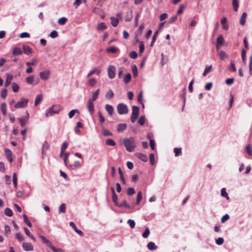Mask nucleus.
Returning <instances> with one entry per match:
<instances>
[{
  "mask_svg": "<svg viewBox=\"0 0 252 252\" xmlns=\"http://www.w3.org/2000/svg\"><path fill=\"white\" fill-rule=\"evenodd\" d=\"M28 101L29 100L28 99L25 98L24 97H22L21 98L19 101H18L15 104L14 107L16 109H19L25 107L27 106Z\"/></svg>",
  "mask_w": 252,
  "mask_h": 252,
  "instance_id": "39448f33",
  "label": "nucleus"
},
{
  "mask_svg": "<svg viewBox=\"0 0 252 252\" xmlns=\"http://www.w3.org/2000/svg\"><path fill=\"white\" fill-rule=\"evenodd\" d=\"M69 225L71 227H72V228L74 230V231L76 233H77L79 235L82 236H83L84 233H83V231H81V230L77 229L75 223L73 222H70Z\"/></svg>",
  "mask_w": 252,
  "mask_h": 252,
  "instance_id": "dca6fc26",
  "label": "nucleus"
},
{
  "mask_svg": "<svg viewBox=\"0 0 252 252\" xmlns=\"http://www.w3.org/2000/svg\"><path fill=\"white\" fill-rule=\"evenodd\" d=\"M227 22V18L226 17H223L221 20V24L222 26V28L223 29L227 30L228 29V26L226 24Z\"/></svg>",
  "mask_w": 252,
  "mask_h": 252,
  "instance_id": "393cba45",
  "label": "nucleus"
},
{
  "mask_svg": "<svg viewBox=\"0 0 252 252\" xmlns=\"http://www.w3.org/2000/svg\"><path fill=\"white\" fill-rule=\"evenodd\" d=\"M122 143L128 152H132L134 151L136 144L133 137L124 138L122 140Z\"/></svg>",
  "mask_w": 252,
  "mask_h": 252,
  "instance_id": "f257e3e1",
  "label": "nucleus"
},
{
  "mask_svg": "<svg viewBox=\"0 0 252 252\" xmlns=\"http://www.w3.org/2000/svg\"><path fill=\"white\" fill-rule=\"evenodd\" d=\"M81 166L80 163L78 161H75L73 164H67V166H66L68 168L72 170H75Z\"/></svg>",
  "mask_w": 252,
  "mask_h": 252,
  "instance_id": "4468645a",
  "label": "nucleus"
},
{
  "mask_svg": "<svg viewBox=\"0 0 252 252\" xmlns=\"http://www.w3.org/2000/svg\"><path fill=\"white\" fill-rule=\"evenodd\" d=\"M218 56L221 60H224L228 58V55L223 51L221 50L218 52Z\"/></svg>",
  "mask_w": 252,
  "mask_h": 252,
  "instance_id": "aec40b11",
  "label": "nucleus"
},
{
  "mask_svg": "<svg viewBox=\"0 0 252 252\" xmlns=\"http://www.w3.org/2000/svg\"><path fill=\"white\" fill-rule=\"evenodd\" d=\"M76 112H77V113H79V111H78V110H77V109H74V110H71V111L69 112V113H68V117H69V118L70 119L72 118L74 116V114H75V113Z\"/></svg>",
  "mask_w": 252,
  "mask_h": 252,
  "instance_id": "864d4df0",
  "label": "nucleus"
},
{
  "mask_svg": "<svg viewBox=\"0 0 252 252\" xmlns=\"http://www.w3.org/2000/svg\"><path fill=\"white\" fill-rule=\"evenodd\" d=\"M105 109L110 116L113 114L114 109L111 105L109 104H106L105 105Z\"/></svg>",
  "mask_w": 252,
  "mask_h": 252,
  "instance_id": "a211bd4d",
  "label": "nucleus"
},
{
  "mask_svg": "<svg viewBox=\"0 0 252 252\" xmlns=\"http://www.w3.org/2000/svg\"><path fill=\"white\" fill-rule=\"evenodd\" d=\"M29 114L27 112V116L25 118H19L18 121L20 123V126L24 127L28 121Z\"/></svg>",
  "mask_w": 252,
  "mask_h": 252,
  "instance_id": "6e6552de",
  "label": "nucleus"
},
{
  "mask_svg": "<svg viewBox=\"0 0 252 252\" xmlns=\"http://www.w3.org/2000/svg\"><path fill=\"white\" fill-rule=\"evenodd\" d=\"M66 205L64 203H63L59 207V213H64L65 212Z\"/></svg>",
  "mask_w": 252,
  "mask_h": 252,
  "instance_id": "58836bf2",
  "label": "nucleus"
},
{
  "mask_svg": "<svg viewBox=\"0 0 252 252\" xmlns=\"http://www.w3.org/2000/svg\"><path fill=\"white\" fill-rule=\"evenodd\" d=\"M105 143L106 145L111 146H114L116 145V143L114 140L110 138L107 139L106 140Z\"/></svg>",
  "mask_w": 252,
  "mask_h": 252,
  "instance_id": "f704fd0d",
  "label": "nucleus"
},
{
  "mask_svg": "<svg viewBox=\"0 0 252 252\" xmlns=\"http://www.w3.org/2000/svg\"><path fill=\"white\" fill-rule=\"evenodd\" d=\"M221 195L223 197H226L227 199H229V197L227 193L226 192L225 188H222L221 190Z\"/></svg>",
  "mask_w": 252,
  "mask_h": 252,
  "instance_id": "c03bdc74",
  "label": "nucleus"
},
{
  "mask_svg": "<svg viewBox=\"0 0 252 252\" xmlns=\"http://www.w3.org/2000/svg\"><path fill=\"white\" fill-rule=\"evenodd\" d=\"M139 108L136 106H133L132 109V114L131 116V121L134 123L139 116Z\"/></svg>",
  "mask_w": 252,
  "mask_h": 252,
  "instance_id": "20e7f679",
  "label": "nucleus"
},
{
  "mask_svg": "<svg viewBox=\"0 0 252 252\" xmlns=\"http://www.w3.org/2000/svg\"><path fill=\"white\" fill-rule=\"evenodd\" d=\"M6 75L7 78L4 84V86L5 87H8L10 85L13 78V76L12 74L7 73L6 74Z\"/></svg>",
  "mask_w": 252,
  "mask_h": 252,
  "instance_id": "f3484780",
  "label": "nucleus"
},
{
  "mask_svg": "<svg viewBox=\"0 0 252 252\" xmlns=\"http://www.w3.org/2000/svg\"><path fill=\"white\" fill-rule=\"evenodd\" d=\"M4 152L8 160L9 161V162H12L13 161V158L12 153L11 150L8 148H6L4 150Z\"/></svg>",
  "mask_w": 252,
  "mask_h": 252,
  "instance_id": "9d476101",
  "label": "nucleus"
},
{
  "mask_svg": "<svg viewBox=\"0 0 252 252\" xmlns=\"http://www.w3.org/2000/svg\"><path fill=\"white\" fill-rule=\"evenodd\" d=\"M61 110L62 107L60 105H54L47 110L45 116L48 117L54 114H58Z\"/></svg>",
  "mask_w": 252,
  "mask_h": 252,
  "instance_id": "f03ea898",
  "label": "nucleus"
},
{
  "mask_svg": "<svg viewBox=\"0 0 252 252\" xmlns=\"http://www.w3.org/2000/svg\"><path fill=\"white\" fill-rule=\"evenodd\" d=\"M102 133L104 136H111L113 135V134L111 132H110L108 130L104 128L103 127H102Z\"/></svg>",
  "mask_w": 252,
  "mask_h": 252,
  "instance_id": "2f4dec72",
  "label": "nucleus"
},
{
  "mask_svg": "<svg viewBox=\"0 0 252 252\" xmlns=\"http://www.w3.org/2000/svg\"><path fill=\"white\" fill-rule=\"evenodd\" d=\"M111 190L112 192V200L116 205L118 206V203L117 202V196L115 193L114 189L113 188H111Z\"/></svg>",
  "mask_w": 252,
  "mask_h": 252,
  "instance_id": "4be33fe9",
  "label": "nucleus"
},
{
  "mask_svg": "<svg viewBox=\"0 0 252 252\" xmlns=\"http://www.w3.org/2000/svg\"><path fill=\"white\" fill-rule=\"evenodd\" d=\"M127 128V125L126 124H119L117 126V131L118 132H122L125 130Z\"/></svg>",
  "mask_w": 252,
  "mask_h": 252,
  "instance_id": "2eb2a0df",
  "label": "nucleus"
},
{
  "mask_svg": "<svg viewBox=\"0 0 252 252\" xmlns=\"http://www.w3.org/2000/svg\"><path fill=\"white\" fill-rule=\"evenodd\" d=\"M23 53L22 50L18 47H15L13 48V50L12 51V54L13 55L16 56V55H21Z\"/></svg>",
  "mask_w": 252,
  "mask_h": 252,
  "instance_id": "412c9836",
  "label": "nucleus"
},
{
  "mask_svg": "<svg viewBox=\"0 0 252 252\" xmlns=\"http://www.w3.org/2000/svg\"><path fill=\"white\" fill-rule=\"evenodd\" d=\"M42 98H43L42 95L41 94H38L36 96V99L35 100L34 105L37 106L38 104L40 103L41 101L42 100Z\"/></svg>",
  "mask_w": 252,
  "mask_h": 252,
  "instance_id": "c756f323",
  "label": "nucleus"
},
{
  "mask_svg": "<svg viewBox=\"0 0 252 252\" xmlns=\"http://www.w3.org/2000/svg\"><path fill=\"white\" fill-rule=\"evenodd\" d=\"M135 156L144 162H147L148 161V158L146 154L137 153L135 154Z\"/></svg>",
  "mask_w": 252,
  "mask_h": 252,
  "instance_id": "f8f14e48",
  "label": "nucleus"
},
{
  "mask_svg": "<svg viewBox=\"0 0 252 252\" xmlns=\"http://www.w3.org/2000/svg\"><path fill=\"white\" fill-rule=\"evenodd\" d=\"M118 50V49H116L114 47H111L109 48H107L106 49V52L109 53H115Z\"/></svg>",
  "mask_w": 252,
  "mask_h": 252,
  "instance_id": "8fccbe9b",
  "label": "nucleus"
},
{
  "mask_svg": "<svg viewBox=\"0 0 252 252\" xmlns=\"http://www.w3.org/2000/svg\"><path fill=\"white\" fill-rule=\"evenodd\" d=\"M7 94V90L5 89L2 90V91L1 92V94H0L1 98L4 99L6 97Z\"/></svg>",
  "mask_w": 252,
  "mask_h": 252,
  "instance_id": "0e129e2a",
  "label": "nucleus"
},
{
  "mask_svg": "<svg viewBox=\"0 0 252 252\" xmlns=\"http://www.w3.org/2000/svg\"><path fill=\"white\" fill-rule=\"evenodd\" d=\"M107 73L110 79H113L116 75V68L113 65H110L107 68Z\"/></svg>",
  "mask_w": 252,
  "mask_h": 252,
  "instance_id": "423d86ee",
  "label": "nucleus"
},
{
  "mask_svg": "<svg viewBox=\"0 0 252 252\" xmlns=\"http://www.w3.org/2000/svg\"><path fill=\"white\" fill-rule=\"evenodd\" d=\"M99 94V89H97L93 94L92 98L91 100L93 101H95L96 99L98 98V95Z\"/></svg>",
  "mask_w": 252,
  "mask_h": 252,
  "instance_id": "72a5a7b5",
  "label": "nucleus"
},
{
  "mask_svg": "<svg viewBox=\"0 0 252 252\" xmlns=\"http://www.w3.org/2000/svg\"><path fill=\"white\" fill-rule=\"evenodd\" d=\"M119 174L120 175V177L121 180V181L123 182L124 184H125V180L123 176V171L121 170V168L119 167L118 169Z\"/></svg>",
  "mask_w": 252,
  "mask_h": 252,
  "instance_id": "09e8293b",
  "label": "nucleus"
},
{
  "mask_svg": "<svg viewBox=\"0 0 252 252\" xmlns=\"http://www.w3.org/2000/svg\"><path fill=\"white\" fill-rule=\"evenodd\" d=\"M22 247L23 249L25 251H32L33 250V245L27 242H24L22 244Z\"/></svg>",
  "mask_w": 252,
  "mask_h": 252,
  "instance_id": "1a4fd4ad",
  "label": "nucleus"
},
{
  "mask_svg": "<svg viewBox=\"0 0 252 252\" xmlns=\"http://www.w3.org/2000/svg\"><path fill=\"white\" fill-rule=\"evenodd\" d=\"M111 23L114 27L117 26L119 23V19L113 17H111Z\"/></svg>",
  "mask_w": 252,
  "mask_h": 252,
  "instance_id": "cd10ccee",
  "label": "nucleus"
},
{
  "mask_svg": "<svg viewBox=\"0 0 252 252\" xmlns=\"http://www.w3.org/2000/svg\"><path fill=\"white\" fill-rule=\"evenodd\" d=\"M228 68L229 70H231L233 72H235L236 71L235 65L233 61H231L230 65L228 67Z\"/></svg>",
  "mask_w": 252,
  "mask_h": 252,
  "instance_id": "3c124183",
  "label": "nucleus"
},
{
  "mask_svg": "<svg viewBox=\"0 0 252 252\" xmlns=\"http://www.w3.org/2000/svg\"><path fill=\"white\" fill-rule=\"evenodd\" d=\"M4 232H5V235L7 236L8 234H9L11 232V229L9 225H5L4 226Z\"/></svg>",
  "mask_w": 252,
  "mask_h": 252,
  "instance_id": "49530a36",
  "label": "nucleus"
},
{
  "mask_svg": "<svg viewBox=\"0 0 252 252\" xmlns=\"http://www.w3.org/2000/svg\"><path fill=\"white\" fill-rule=\"evenodd\" d=\"M51 71L49 70H46L39 73L40 77L41 79L43 80H47L48 79Z\"/></svg>",
  "mask_w": 252,
  "mask_h": 252,
  "instance_id": "0eeeda50",
  "label": "nucleus"
},
{
  "mask_svg": "<svg viewBox=\"0 0 252 252\" xmlns=\"http://www.w3.org/2000/svg\"><path fill=\"white\" fill-rule=\"evenodd\" d=\"M150 233V231L149 229L148 228H146L145 229L144 233L142 234V236L144 238H146L149 236Z\"/></svg>",
  "mask_w": 252,
  "mask_h": 252,
  "instance_id": "bf43d9fd",
  "label": "nucleus"
},
{
  "mask_svg": "<svg viewBox=\"0 0 252 252\" xmlns=\"http://www.w3.org/2000/svg\"><path fill=\"white\" fill-rule=\"evenodd\" d=\"M26 82L29 84H32L34 81V77L33 75H30L26 79Z\"/></svg>",
  "mask_w": 252,
  "mask_h": 252,
  "instance_id": "e433bc0d",
  "label": "nucleus"
},
{
  "mask_svg": "<svg viewBox=\"0 0 252 252\" xmlns=\"http://www.w3.org/2000/svg\"><path fill=\"white\" fill-rule=\"evenodd\" d=\"M114 96V93L111 90L108 91L106 94V97L108 99H111Z\"/></svg>",
  "mask_w": 252,
  "mask_h": 252,
  "instance_id": "a18cd8bd",
  "label": "nucleus"
},
{
  "mask_svg": "<svg viewBox=\"0 0 252 252\" xmlns=\"http://www.w3.org/2000/svg\"><path fill=\"white\" fill-rule=\"evenodd\" d=\"M175 155L176 157L179 156L181 154L182 150L181 148H175L174 149Z\"/></svg>",
  "mask_w": 252,
  "mask_h": 252,
  "instance_id": "e2e57ef3",
  "label": "nucleus"
},
{
  "mask_svg": "<svg viewBox=\"0 0 252 252\" xmlns=\"http://www.w3.org/2000/svg\"><path fill=\"white\" fill-rule=\"evenodd\" d=\"M127 223L129 224L131 228H133L135 227V223L133 220L129 219L128 220Z\"/></svg>",
  "mask_w": 252,
  "mask_h": 252,
  "instance_id": "774afa93",
  "label": "nucleus"
},
{
  "mask_svg": "<svg viewBox=\"0 0 252 252\" xmlns=\"http://www.w3.org/2000/svg\"><path fill=\"white\" fill-rule=\"evenodd\" d=\"M239 0H232V6L235 11H237L239 7Z\"/></svg>",
  "mask_w": 252,
  "mask_h": 252,
  "instance_id": "7c9ffc66",
  "label": "nucleus"
},
{
  "mask_svg": "<svg viewBox=\"0 0 252 252\" xmlns=\"http://www.w3.org/2000/svg\"><path fill=\"white\" fill-rule=\"evenodd\" d=\"M37 63V61L35 59H32L31 62H28L26 63V65L31 66L32 65H35Z\"/></svg>",
  "mask_w": 252,
  "mask_h": 252,
  "instance_id": "ea45409f",
  "label": "nucleus"
},
{
  "mask_svg": "<svg viewBox=\"0 0 252 252\" xmlns=\"http://www.w3.org/2000/svg\"><path fill=\"white\" fill-rule=\"evenodd\" d=\"M0 110L3 115H6L7 114V104L5 102H3L0 105Z\"/></svg>",
  "mask_w": 252,
  "mask_h": 252,
  "instance_id": "5701e85b",
  "label": "nucleus"
},
{
  "mask_svg": "<svg viewBox=\"0 0 252 252\" xmlns=\"http://www.w3.org/2000/svg\"><path fill=\"white\" fill-rule=\"evenodd\" d=\"M24 231L26 235H27L29 237H30L32 240H33L34 242L36 241V239L35 237L31 233L29 230L26 227L24 228Z\"/></svg>",
  "mask_w": 252,
  "mask_h": 252,
  "instance_id": "bb28decb",
  "label": "nucleus"
},
{
  "mask_svg": "<svg viewBox=\"0 0 252 252\" xmlns=\"http://www.w3.org/2000/svg\"><path fill=\"white\" fill-rule=\"evenodd\" d=\"M145 50V46L143 42H140L139 45V54H141Z\"/></svg>",
  "mask_w": 252,
  "mask_h": 252,
  "instance_id": "6e6d98bb",
  "label": "nucleus"
},
{
  "mask_svg": "<svg viewBox=\"0 0 252 252\" xmlns=\"http://www.w3.org/2000/svg\"><path fill=\"white\" fill-rule=\"evenodd\" d=\"M4 214L8 217H12L13 215L12 211L9 208H6L4 210Z\"/></svg>",
  "mask_w": 252,
  "mask_h": 252,
  "instance_id": "4c0bfd02",
  "label": "nucleus"
},
{
  "mask_svg": "<svg viewBox=\"0 0 252 252\" xmlns=\"http://www.w3.org/2000/svg\"><path fill=\"white\" fill-rule=\"evenodd\" d=\"M23 52L29 55L33 52L32 49L29 46L27 45H23Z\"/></svg>",
  "mask_w": 252,
  "mask_h": 252,
  "instance_id": "6ab92c4d",
  "label": "nucleus"
},
{
  "mask_svg": "<svg viewBox=\"0 0 252 252\" xmlns=\"http://www.w3.org/2000/svg\"><path fill=\"white\" fill-rule=\"evenodd\" d=\"M247 14L246 12H244L241 16L240 20V24L242 26H244L246 23V20L247 18Z\"/></svg>",
  "mask_w": 252,
  "mask_h": 252,
  "instance_id": "b1692460",
  "label": "nucleus"
},
{
  "mask_svg": "<svg viewBox=\"0 0 252 252\" xmlns=\"http://www.w3.org/2000/svg\"><path fill=\"white\" fill-rule=\"evenodd\" d=\"M106 28L105 23L101 22L98 24L97 29L99 30H103Z\"/></svg>",
  "mask_w": 252,
  "mask_h": 252,
  "instance_id": "5fc2aeb1",
  "label": "nucleus"
},
{
  "mask_svg": "<svg viewBox=\"0 0 252 252\" xmlns=\"http://www.w3.org/2000/svg\"><path fill=\"white\" fill-rule=\"evenodd\" d=\"M12 89L14 92L16 93L19 90V86L15 82L12 83Z\"/></svg>",
  "mask_w": 252,
  "mask_h": 252,
  "instance_id": "79ce46f5",
  "label": "nucleus"
},
{
  "mask_svg": "<svg viewBox=\"0 0 252 252\" xmlns=\"http://www.w3.org/2000/svg\"><path fill=\"white\" fill-rule=\"evenodd\" d=\"M131 79V75L130 73L126 74L125 75L124 81L126 84L128 83Z\"/></svg>",
  "mask_w": 252,
  "mask_h": 252,
  "instance_id": "473e14b6",
  "label": "nucleus"
},
{
  "mask_svg": "<svg viewBox=\"0 0 252 252\" xmlns=\"http://www.w3.org/2000/svg\"><path fill=\"white\" fill-rule=\"evenodd\" d=\"M119 207H125L127 208L130 209L131 206L130 205L127 203L126 201L124 200L122 202H121L120 204H118Z\"/></svg>",
  "mask_w": 252,
  "mask_h": 252,
  "instance_id": "37998d69",
  "label": "nucleus"
},
{
  "mask_svg": "<svg viewBox=\"0 0 252 252\" xmlns=\"http://www.w3.org/2000/svg\"><path fill=\"white\" fill-rule=\"evenodd\" d=\"M224 38L222 35L220 34L218 37L217 39V49H218L223 44L224 42Z\"/></svg>",
  "mask_w": 252,
  "mask_h": 252,
  "instance_id": "ddd939ff",
  "label": "nucleus"
},
{
  "mask_svg": "<svg viewBox=\"0 0 252 252\" xmlns=\"http://www.w3.org/2000/svg\"><path fill=\"white\" fill-rule=\"evenodd\" d=\"M16 237L20 242H21L24 240V236L19 232H18L16 234Z\"/></svg>",
  "mask_w": 252,
  "mask_h": 252,
  "instance_id": "603ef678",
  "label": "nucleus"
},
{
  "mask_svg": "<svg viewBox=\"0 0 252 252\" xmlns=\"http://www.w3.org/2000/svg\"><path fill=\"white\" fill-rule=\"evenodd\" d=\"M96 74L97 75H99L100 73V70L98 69L97 68H95L93 70L91 71L87 75V77L89 78L91 76L94 74Z\"/></svg>",
  "mask_w": 252,
  "mask_h": 252,
  "instance_id": "a878e982",
  "label": "nucleus"
},
{
  "mask_svg": "<svg viewBox=\"0 0 252 252\" xmlns=\"http://www.w3.org/2000/svg\"><path fill=\"white\" fill-rule=\"evenodd\" d=\"M147 247L150 250H155L158 248V247L153 242H150L147 245Z\"/></svg>",
  "mask_w": 252,
  "mask_h": 252,
  "instance_id": "c85d7f7f",
  "label": "nucleus"
},
{
  "mask_svg": "<svg viewBox=\"0 0 252 252\" xmlns=\"http://www.w3.org/2000/svg\"><path fill=\"white\" fill-rule=\"evenodd\" d=\"M23 218H24V221L25 222V223H26V224L29 227H32V223L29 221L28 218L26 215L24 214L23 215Z\"/></svg>",
  "mask_w": 252,
  "mask_h": 252,
  "instance_id": "de8ad7c7",
  "label": "nucleus"
},
{
  "mask_svg": "<svg viewBox=\"0 0 252 252\" xmlns=\"http://www.w3.org/2000/svg\"><path fill=\"white\" fill-rule=\"evenodd\" d=\"M145 117L143 116H140L138 120V123L141 125L143 126L145 124Z\"/></svg>",
  "mask_w": 252,
  "mask_h": 252,
  "instance_id": "680f3d73",
  "label": "nucleus"
},
{
  "mask_svg": "<svg viewBox=\"0 0 252 252\" xmlns=\"http://www.w3.org/2000/svg\"><path fill=\"white\" fill-rule=\"evenodd\" d=\"M132 70L133 73V76L134 77H136L137 76L138 74V69L135 65H134L132 67Z\"/></svg>",
  "mask_w": 252,
  "mask_h": 252,
  "instance_id": "4d7b16f0",
  "label": "nucleus"
},
{
  "mask_svg": "<svg viewBox=\"0 0 252 252\" xmlns=\"http://www.w3.org/2000/svg\"><path fill=\"white\" fill-rule=\"evenodd\" d=\"M96 83V81L94 78H91L89 80V85L91 86H94Z\"/></svg>",
  "mask_w": 252,
  "mask_h": 252,
  "instance_id": "69168bd1",
  "label": "nucleus"
},
{
  "mask_svg": "<svg viewBox=\"0 0 252 252\" xmlns=\"http://www.w3.org/2000/svg\"><path fill=\"white\" fill-rule=\"evenodd\" d=\"M118 113L120 115L126 114L128 112V109L126 105L123 103H119L117 106Z\"/></svg>",
  "mask_w": 252,
  "mask_h": 252,
  "instance_id": "7ed1b4c3",
  "label": "nucleus"
},
{
  "mask_svg": "<svg viewBox=\"0 0 252 252\" xmlns=\"http://www.w3.org/2000/svg\"><path fill=\"white\" fill-rule=\"evenodd\" d=\"M127 194L132 195L135 193V191L133 188H129L127 190Z\"/></svg>",
  "mask_w": 252,
  "mask_h": 252,
  "instance_id": "052dcab7",
  "label": "nucleus"
},
{
  "mask_svg": "<svg viewBox=\"0 0 252 252\" xmlns=\"http://www.w3.org/2000/svg\"><path fill=\"white\" fill-rule=\"evenodd\" d=\"M94 101H93L92 100H91V99H89L87 104V107L88 110L91 114H93L94 111V105L93 103Z\"/></svg>",
  "mask_w": 252,
  "mask_h": 252,
  "instance_id": "9b49d317",
  "label": "nucleus"
},
{
  "mask_svg": "<svg viewBox=\"0 0 252 252\" xmlns=\"http://www.w3.org/2000/svg\"><path fill=\"white\" fill-rule=\"evenodd\" d=\"M13 183L15 188H17V175L14 173L13 175Z\"/></svg>",
  "mask_w": 252,
  "mask_h": 252,
  "instance_id": "13d9d810",
  "label": "nucleus"
},
{
  "mask_svg": "<svg viewBox=\"0 0 252 252\" xmlns=\"http://www.w3.org/2000/svg\"><path fill=\"white\" fill-rule=\"evenodd\" d=\"M58 36V32L55 31L53 30L50 34V36L53 38H56Z\"/></svg>",
  "mask_w": 252,
  "mask_h": 252,
  "instance_id": "338daca9",
  "label": "nucleus"
},
{
  "mask_svg": "<svg viewBox=\"0 0 252 252\" xmlns=\"http://www.w3.org/2000/svg\"><path fill=\"white\" fill-rule=\"evenodd\" d=\"M67 19L65 17H62L58 20V24L60 25H64L67 22Z\"/></svg>",
  "mask_w": 252,
  "mask_h": 252,
  "instance_id": "a19ab883",
  "label": "nucleus"
},
{
  "mask_svg": "<svg viewBox=\"0 0 252 252\" xmlns=\"http://www.w3.org/2000/svg\"><path fill=\"white\" fill-rule=\"evenodd\" d=\"M142 199V193L141 191L138 192L136 198V204L138 205Z\"/></svg>",
  "mask_w": 252,
  "mask_h": 252,
  "instance_id": "c9c22d12",
  "label": "nucleus"
}]
</instances>
